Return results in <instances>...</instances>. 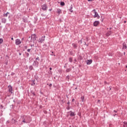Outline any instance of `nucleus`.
I'll return each instance as SVG.
<instances>
[{"label": "nucleus", "instance_id": "16", "mask_svg": "<svg viewBox=\"0 0 127 127\" xmlns=\"http://www.w3.org/2000/svg\"><path fill=\"white\" fill-rule=\"evenodd\" d=\"M71 70H72V68H67V69H66V72L67 73H68V72H70V71H71Z\"/></svg>", "mask_w": 127, "mask_h": 127}, {"label": "nucleus", "instance_id": "46", "mask_svg": "<svg viewBox=\"0 0 127 127\" xmlns=\"http://www.w3.org/2000/svg\"><path fill=\"white\" fill-rule=\"evenodd\" d=\"M33 94L34 96L35 95V94H34V93H33Z\"/></svg>", "mask_w": 127, "mask_h": 127}, {"label": "nucleus", "instance_id": "41", "mask_svg": "<svg viewBox=\"0 0 127 127\" xmlns=\"http://www.w3.org/2000/svg\"><path fill=\"white\" fill-rule=\"evenodd\" d=\"M126 22H127L126 21H124V23H126Z\"/></svg>", "mask_w": 127, "mask_h": 127}, {"label": "nucleus", "instance_id": "23", "mask_svg": "<svg viewBox=\"0 0 127 127\" xmlns=\"http://www.w3.org/2000/svg\"><path fill=\"white\" fill-rule=\"evenodd\" d=\"M69 79H70V76L69 75H67L66 76V80H67V81H69Z\"/></svg>", "mask_w": 127, "mask_h": 127}, {"label": "nucleus", "instance_id": "35", "mask_svg": "<svg viewBox=\"0 0 127 127\" xmlns=\"http://www.w3.org/2000/svg\"><path fill=\"white\" fill-rule=\"evenodd\" d=\"M7 14H9V12H7Z\"/></svg>", "mask_w": 127, "mask_h": 127}, {"label": "nucleus", "instance_id": "42", "mask_svg": "<svg viewBox=\"0 0 127 127\" xmlns=\"http://www.w3.org/2000/svg\"><path fill=\"white\" fill-rule=\"evenodd\" d=\"M67 104H68V105H69V104H70V102H68Z\"/></svg>", "mask_w": 127, "mask_h": 127}, {"label": "nucleus", "instance_id": "29", "mask_svg": "<svg viewBox=\"0 0 127 127\" xmlns=\"http://www.w3.org/2000/svg\"><path fill=\"white\" fill-rule=\"evenodd\" d=\"M94 0H88V1H93Z\"/></svg>", "mask_w": 127, "mask_h": 127}, {"label": "nucleus", "instance_id": "18", "mask_svg": "<svg viewBox=\"0 0 127 127\" xmlns=\"http://www.w3.org/2000/svg\"><path fill=\"white\" fill-rule=\"evenodd\" d=\"M124 127H127V122H124V125H123Z\"/></svg>", "mask_w": 127, "mask_h": 127}, {"label": "nucleus", "instance_id": "30", "mask_svg": "<svg viewBox=\"0 0 127 127\" xmlns=\"http://www.w3.org/2000/svg\"><path fill=\"white\" fill-rule=\"evenodd\" d=\"M24 48H25V49H27V46H25V47H24Z\"/></svg>", "mask_w": 127, "mask_h": 127}, {"label": "nucleus", "instance_id": "47", "mask_svg": "<svg viewBox=\"0 0 127 127\" xmlns=\"http://www.w3.org/2000/svg\"><path fill=\"white\" fill-rule=\"evenodd\" d=\"M86 39H87V41H88V38H86Z\"/></svg>", "mask_w": 127, "mask_h": 127}, {"label": "nucleus", "instance_id": "4", "mask_svg": "<svg viewBox=\"0 0 127 127\" xmlns=\"http://www.w3.org/2000/svg\"><path fill=\"white\" fill-rule=\"evenodd\" d=\"M44 40H45V36H42L41 38H40L39 39L38 42H40V43H42Z\"/></svg>", "mask_w": 127, "mask_h": 127}, {"label": "nucleus", "instance_id": "22", "mask_svg": "<svg viewBox=\"0 0 127 127\" xmlns=\"http://www.w3.org/2000/svg\"><path fill=\"white\" fill-rule=\"evenodd\" d=\"M69 62H72V61H73V59L72 58H69Z\"/></svg>", "mask_w": 127, "mask_h": 127}, {"label": "nucleus", "instance_id": "7", "mask_svg": "<svg viewBox=\"0 0 127 127\" xmlns=\"http://www.w3.org/2000/svg\"><path fill=\"white\" fill-rule=\"evenodd\" d=\"M100 24V22L99 21H95L93 23L94 26H98Z\"/></svg>", "mask_w": 127, "mask_h": 127}, {"label": "nucleus", "instance_id": "49", "mask_svg": "<svg viewBox=\"0 0 127 127\" xmlns=\"http://www.w3.org/2000/svg\"><path fill=\"white\" fill-rule=\"evenodd\" d=\"M27 55H29V54H27Z\"/></svg>", "mask_w": 127, "mask_h": 127}, {"label": "nucleus", "instance_id": "17", "mask_svg": "<svg viewBox=\"0 0 127 127\" xmlns=\"http://www.w3.org/2000/svg\"><path fill=\"white\" fill-rule=\"evenodd\" d=\"M72 46H73V48H77V44H76L73 43Z\"/></svg>", "mask_w": 127, "mask_h": 127}, {"label": "nucleus", "instance_id": "33", "mask_svg": "<svg viewBox=\"0 0 127 127\" xmlns=\"http://www.w3.org/2000/svg\"><path fill=\"white\" fill-rule=\"evenodd\" d=\"M34 85H35V83H34V80L33 81Z\"/></svg>", "mask_w": 127, "mask_h": 127}, {"label": "nucleus", "instance_id": "39", "mask_svg": "<svg viewBox=\"0 0 127 127\" xmlns=\"http://www.w3.org/2000/svg\"><path fill=\"white\" fill-rule=\"evenodd\" d=\"M11 40H13V38H11Z\"/></svg>", "mask_w": 127, "mask_h": 127}, {"label": "nucleus", "instance_id": "45", "mask_svg": "<svg viewBox=\"0 0 127 127\" xmlns=\"http://www.w3.org/2000/svg\"><path fill=\"white\" fill-rule=\"evenodd\" d=\"M112 90V88H110V90Z\"/></svg>", "mask_w": 127, "mask_h": 127}, {"label": "nucleus", "instance_id": "48", "mask_svg": "<svg viewBox=\"0 0 127 127\" xmlns=\"http://www.w3.org/2000/svg\"><path fill=\"white\" fill-rule=\"evenodd\" d=\"M1 107H2V105H1Z\"/></svg>", "mask_w": 127, "mask_h": 127}, {"label": "nucleus", "instance_id": "38", "mask_svg": "<svg viewBox=\"0 0 127 127\" xmlns=\"http://www.w3.org/2000/svg\"><path fill=\"white\" fill-rule=\"evenodd\" d=\"M109 29H110V30H111V29H112V27H110V28H109Z\"/></svg>", "mask_w": 127, "mask_h": 127}, {"label": "nucleus", "instance_id": "37", "mask_svg": "<svg viewBox=\"0 0 127 127\" xmlns=\"http://www.w3.org/2000/svg\"><path fill=\"white\" fill-rule=\"evenodd\" d=\"M105 84H107V81L104 82Z\"/></svg>", "mask_w": 127, "mask_h": 127}, {"label": "nucleus", "instance_id": "24", "mask_svg": "<svg viewBox=\"0 0 127 127\" xmlns=\"http://www.w3.org/2000/svg\"><path fill=\"white\" fill-rule=\"evenodd\" d=\"M29 69L30 70H32L33 69V66H32V65L30 66Z\"/></svg>", "mask_w": 127, "mask_h": 127}, {"label": "nucleus", "instance_id": "6", "mask_svg": "<svg viewBox=\"0 0 127 127\" xmlns=\"http://www.w3.org/2000/svg\"><path fill=\"white\" fill-rule=\"evenodd\" d=\"M21 44V41L20 40L17 39L15 41V44L16 45H19V44Z\"/></svg>", "mask_w": 127, "mask_h": 127}, {"label": "nucleus", "instance_id": "31", "mask_svg": "<svg viewBox=\"0 0 127 127\" xmlns=\"http://www.w3.org/2000/svg\"><path fill=\"white\" fill-rule=\"evenodd\" d=\"M74 101H75V99H72V102H74Z\"/></svg>", "mask_w": 127, "mask_h": 127}, {"label": "nucleus", "instance_id": "10", "mask_svg": "<svg viewBox=\"0 0 127 127\" xmlns=\"http://www.w3.org/2000/svg\"><path fill=\"white\" fill-rule=\"evenodd\" d=\"M112 33H113V32H112V31H109L106 34V36H107V37L110 36V35H111V34H112Z\"/></svg>", "mask_w": 127, "mask_h": 127}, {"label": "nucleus", "instance_id": "14", "mask_svg": "<svg viewBox=\"0 0 127 127\" xmlns=\"http://www.w3.org/2000/svg\"><path fill=\"white\" fill-rule=\"evenodd\" d=\"M2 22L3 23H5L6 22V19L5 18H2Z\"/></svg>", "mask_w": 127, "mask_h": 127}, {"label": "nucleus", "instance_id": "36", "mask_svg": "<svg viewBox=\"0 0 127 127\" xmlns=\"http://www.w3.org/2000/svg\"><path fill=\"white\" fill-rule=\"evenodd\" d=\"M50 70H52V67H50Z\"/></svg>", "mask_w": 127, "mask_h": 127}, {"label": "nucleus", "instance_id": "2", "mask_svg": "<svg viewBox=\"0 0 127 127\" xmlns=\"http://www.w3.org/2000/svg\"><path fill=\"white\" fill-rule=\"evenodd\" d=\"M29 42H33L36 40V35L32 34L30 37H29Z\"/></svg>", "mask_w": 127, "mask_h": 127}, {"label": "nucleus", "instance_id": "3", "mask_svg": "<svg viewBox=\"0 0 127 127\" xmlns=\"http://www.w3.org/2000/svg\"><path fill=\"white\" fill-rule=\"evenodd\" d=\"M92 11H93L94 13H95V15H94V18L96 17H97L98 19L100 18V15H99V14L98 13V12L96 11V9H93Z\"/></svg>", "mask_w": 127, "mask_h": 127}, {"label": "nucleus", "instance_id": "34", "mask_svg": "<svg viewBox=\"0 0 127 127\" xmlns=\"http://www.w3.org/2000/svg\"><path fill=\"white\" fill-rule=\"evenodd\" d=\"M114 113H117V111H116L115 110L114 111Z\"/></svg>", "mask_w": 127, "mask_h": 127}, {"label": "nucleus", "instance_id": "21", "mask_svg": "<svg viewBox=\"0 0 127 127\" xmlns=\"http://www.w3.org/2000/svg\"><path fill=\"white\" fill-rule=\"evenodd\" d=\"M2 42H3V40H2V39L0 38V44H1Z\"/></svg>", "mask_w": 127, "mask_h": 127}, {"label": "nucleus", "instance_id": "19", "mask_svg": "<svg viewBox=\"0 0 127 127\" xmlns=\"http://www.w3.org/2000/svg\"><path fill=\"white\" fill-rule=\"evenodd\" d=\"M61 5H62V6L65 5V3L63 1L61 2Z\"/></svg>", "mask_w": 127, "mask_h": 127}, {"label": "nucleus", "instance_id": "44", "mask_svg": "<svg viewBox=\"0 0 127 127\" xmlns=\"http://www.w3.org/2000/svg\"><path fill=\"white\" fill-rule=\"evenodd\" d=\"M115 116H117V114H115V115H114V117H115Z\"/></svg>", "mask_w": 127, "mask_h": 127}, {"label": "nucleus", "instance_id": "32", "mask_svg": "<svg viewBox=\"0 0 127 127\" xmlns=\"http://www.w3.org/2000/svg\"><path fill=\"white\" fill-rule=\"evenodd\" d=\"M49 10V11H51V10H52V8L50 9Z\"/></svg>", "mask_w": 127, "mask_h": 127}, {"label": "nucleus", "instance_id": "40", "mask_svg": "<svg viewBox=\"0 0 127 127\" xmlns=\"http://www.w3.org/2000/svg\"><path fill=\"white\" fill-rule=\"evenodd\" d=\"M124 55H126V52L124 53Z\"/></svg>", "mask_w": 127, "mask_h": 127}, {"label": "nucleus", "instance_id": "9", "mask_svg": "<svg viewBox=\"0 0 127 127\" xmlns=\"http://www.w3.org/2000/svg\"><path fill=\"white\" fill-rule=\"evenodd\" d=\"M8 91L10 93H12V87L11 85H9L8 86Z\"/></svg>", "mask_w": 127, "mask_h": 127}, {"label": "nucleus", "instance_id": "8", "mask_svg": "<svg viewBox=\"0 0 127 127\" xmlns=\"http://www.w3.org/2000/svg\"><path fill=\"white\" fill-rule=\"evenodd\" d=\"M92 62H93V61L92 60H86V64L87 65H90V64H92Z\"/></svg>", "mask_w": 127, "mask_h": 127}, {"label": "nucleus", "instance_id": "27", "mask_svg": "<svg viewBox=\"0 0 127 127\" xmlns=\"http://www.w3.org/2000/svg\"><path fill=\"white\" fill-rule=\"evenodd\" d=\"M30 50H31V49H28L27 50V52H30Z\"/></svg>", "mask_w": 127, "mask_h": 127}, {"label": "nucleus", "instance_id": "1", "mask_svg": "<svg viewBox=\"0 0 127 127\" xmlns=\"http://www.w3.org/2000/svg\"><path fill=\"white\" fill-rule=\"evenodd\" d=\"M30 122H31V118L27 116H25L24 120L22 121V123H24V124H29Z\"/></svg>", "mask_w": 127, "mask_h": 127}, {"label": "nucleus", "instance_id": "26", "mask_svg": "<svg viewBox=\"0 0 127 127\" xmlns=\"http://www.w3.org/2000/svg\"><path fill=\"white\" fill-rule=\"evenodd\" d=\"M47 85H49V86H50V87H52V84H47Z\"/></svg>", "mask_w": 127, "mask_h": 127}, {"label": "nucleus", "instance_id": "5", "mask_svg": "<svg viewBox=\"0 0 127 127\" xmlns=\"http://www.w3.org/2000/svg\"><path fill=\"white\" fill-rule=\"evenodd\" d=\"M41 6L42 9H43V10H47L48 7L46 4H44Z\"/></svg>", "mask_w": 127, "mask_h": 127}, {"label": "nucleus", "instance_id": "25", "mask_svg": "<svg viewBox=\"0 0 127 127\" xmlns=\"http://www.w3.org/2000/svg\"><path fill=\"white\" fill-rule=\"evenodd\" d=\"M3 16H5L6 17H7V13H5L3 14Z\"/></svg>", "mask_w": 127, "mask_h": 127}, {"label": "nucleus", "instance_id": "50", "mask_svg": "<svg viewBox=\"0 0 127 127\" xmlns=\"http://www.w3.org/2000/svg\"><path fill=\"white\" fill-rule=\"evenodd\" d=\"M126 68H127V65L126 66Z\"/></svg>", "mask_w": 127, "mask_h": 127}, {"label": "nucleus", "instance_id": "28", "mask_svg": "<svg viewBox=\"0 0 127 127\" xmlns=\"http://www.w3.org/2000/svg\"><path fill=\"white\" fill-rule=\"evenodd\" d=\"M36 60H39V57L36 58Z\"/></svg>", "mask_w": 127, "mask_h": 127}, {"label": "nucleus", "instance_id": "20", "mask_svg": "<svg viewBox=\"0 0 127 127\" xmlns=\"http://www.w3.org/2000/svg\"><path fill=\"white\" fill-rule=\"evenodd\" d=\"M81 100H82V102H84V99H85V97L81 96L80 98Z\"/></svg>", "mask_w": 127, "mask_h": 127}, {"label": "nucleus", "instance_id": "15", "mask_svg": "<svg viewBox=\"0 0 127 127\" xmlns=\"http://www.w3.org/2000/svg\"><path fill=\"white\" fill-rule=\"evenodd\" d=\"M73 6H72V5H71L70 8L69 9V10L70 11V12H73Z\"/></svg>", "mask_w": 127, "mask_h": 127}, {"label": "nucleus", "instance_id": "11", "mask_svg": "<svg viewBox=\"0 0 127 127\" xmlns=\"http://www.w3.org/2000/svg\"><path fill=\"white\" fill-rule=\"evenodd\" d=\"M70 117H74V116H76V114L74 112H72V111H70Z\"/></svg>", "mask_w": 127, "mask_h": 127}, {"label": "nucleus", "instance_id": "43", "mask_svg": "<svg viewBox=\"0 0 127 127\" xmlns=\"http://www.w3.org/2000/svg\"><path fill=\"white\" fill-rule=\"evenodd\" d=\"M111 126H112V125H109V127H111Z\"/></svg>", "mask_w": 127, "mask_h": 127}, {"label": "nucleus", "instance_id": "12", "mask_svg": "<svg viewBox=\"0 0 127 127\" xmlns=\"http://www.w3.org/2000/svg\"><path fill=\"white\" fill-rule=\"evenodd\" d=\"M62 11L59 8L57 9V13H58V14H60V13H62Z\"/></svg>", "mask_w": 127, "mask_h": 127}, {"label": "nucleus", "instance_id": "13", "mask_svg": "<svg viewBox=\"0 0 127 127\" xmlns=\"http://www.w3.org/2000/svg\"><path fill=\"white\" fill-rule=\"evenodd\" d=\"M123 45V49H127V45L126 44V43H124Z\"/></svg>", "mask_w": 127, "mask_h": 127}]
</instances>
